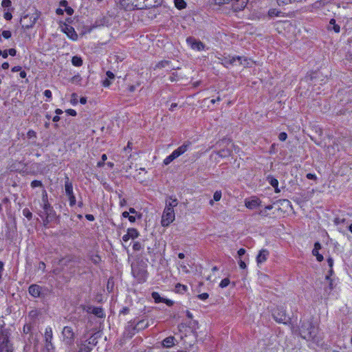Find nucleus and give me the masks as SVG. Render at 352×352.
I'll list each match as a JSON object with an SVG mask.
<instances>
[{"mask_svg":"<svg viewBox=\"0 0 352 352\" xmlns=\"http://www.w3.org/2000/svg\"><path fill=\"white\" fill-rule=\"evenodd\" d=\"M299 333L303 339L313 341L318 344L321 340L320 336H318V327L309 320L302 322Z\"/></svg>","mask_w":352,"mask_h":352,"instance_id":"nucleus-1","label":"nucleus"},{"mask_svg":"<svg viewBox=\"0 0 352 352\" xmlns=\"http://www.w3.org/2000/svg\"><path fill=\"white\" fill-rule=\"evenodd\" d=\"M43 210L41 212L39 215L43 219V225L47 226L50 222L56 219V212L49 204L47 199V196L43 197Z\"/></svg>","mask_w":352,"mask_h":352,"instance_id":"nucleus-2","label":"nucleus"},{"mask_svg":"<svg viewBox=\"0 0 352 352\" xmlns=\"http://www.w3.org/2000/svg\"><path fill=\"white\" fill-rule=\"evenodd\" d=\"M133 276L138 283H144L147 278L146 266L144 263H133L131 265Z\"/></svg>","mask_w":352,"mask_h":352,"instance_id":"nucleus-3","label":"nucleus"},{"mask_svg":"<svg viewBox=\"0 0 352 352\" xmlns=\"http://www.w3.org/2000/svg\"><path fill=\"white\" fill-rule=\"evenodd\" d=\"M9 337L10 333L8 329L0 328V352H13V346Z\"/></svg>","mask_w":352,"mask_h":352,"instance_id":"nucleus-4","label":"nucleus"},{"mask_svg":"<svg viewBox=\"0 0 352 352\" xmlns=\"http://www.w3.org/2000/svg\"><path fill=\"white\" fill-rule=\"evenodd\" d=\"M190 145V142L184 143L177 149H175L170 155L167 156L163 161V164L166 166L171 163L174 160L186 152Z\"/></svg>","mask_w":352,"mask_h":352,"instance_id":"nucleus-5","label":"nucleus"},{"mask_svg":"<svg viewBox=\"0 0 352 352\" xmlns=\"http://www.w3.org/2000/svg\"><path fill=\"white\" fill-rule=\"evenodd\" d=\"M174 209L165 208L162 217L161 223L164 227L168 226L175 220Z\"/></svg>","mask_w":352,"mask_h":352,"instance_id":"nucleus-6","label":"nucleus"},{"mask_svg":"<svg viewBox=\"0 0 352 352\" xmlns=\"http://www.w3.org/2000/svg\"><path fill=\"white\" fill-rule=\"evenodd\" d=\"M248 0H218L217 3H232V7L234 11L239 12L242 10L247 6Z\"/></svg>","mask_w":352,"mask_h":352,"instance_id":"nucleus-7","label":"nucleus"},{"mask_svg":"<svg viewBox=\"0 0 352 352\" xmlns=\"http://www.w3.org/2000/svg\"><path fill=\"white\" fill-rule=\"evenodd\" d=\"M38 16H39L37 13L32 15L27 14L24 16L21 20L22 27L25 29L32 28L38 19Z\"/></svg>","mask_w":352,"mask_h":352,"instance_id":"nucleus-8","label":"nucleus"},{"mask_svg":"<svg viewBox=\"0 0 352 352\" xmlns=\"http://www.w3.org/2000/svg\"><path fill=\"white\" fill-rule=\"evenodd\" d=\"M272 316L274 320L279 323L286 324L289 320L283 308L275 309L272 312Z\"/></svg>","mask_w":352,"mask_h":352,"instance_id":"nucleus-9","label":"nucleus"},{"mask_svg":"<svg viewBox=\"0 0 352 352\" xmlns=\"http://www.w3.org/2000/svg\"><path fill=\"white\" fill-rule=\"evenodd\" d=\"M65 194L69 198L70 206H74L76 204V197L73 192V185L69 181V177H66L65 182Z\"/></svg>","mask_w":352,"mask_h":352,"instance_id":"nucleus-10","label":"nucleus"},{"mask_svg":"<svg viewBox=\"0 0 352 352\" xmlns=\"http://www.w3.org/2000/svg\"><path fill=\"white\" fill-rule=\"evenodd\" d=\"M62 334L63 336V342L67 345H72L74 341V333L70 327H65L63 329Z\"/></svg>","mask_w":352,"mask_h":352,"instance_id":"nucleus-11","label":"nucleus"},{"mask_svg":"<svg viewBox=\"0 0 352 352\" xmlns=\"http://www.w3.org/2000/svg\"><path fill=\"white\" fill-rule=\"evenodd\" d=\"M222 64L226 67H228L229 65H236V62H238L239 65H243V62H245L246 59L244 56H228L224 57L222 59Z\"/></svg>","mask_w":352,"mask_h":352,"instance_id":"nucleus-12","label":"nucleus"},{"mask_svg":"<svg viewBox=\"0 0 352 352\" xmlns=\"http://www.w3.org/2000/svg\"><path fill=\"white\" fill-rule=\"evenodd\" d=\"M53 337L52 329L51 327H48L45 329V349L48 352L53 351L54 347L52 342Z\"/></svg>","mask_w":352,"mask_h":352,"instance_id":"nucleus-13","label":"nucleus"},{"mask_svg":"<svg viewBox=\"0 0 352 352\" xmlns=\"http://www.w3.org/2000/svg\"><path fill=\"white\" fill-rule=\"evenodd\" d=\"M186 43L192 50H195L201 51L204 50L205 47V45L202 42L193 37H188L186 38Z\"/></svg>","mask_w":352,"mask_h":352,"instance_id":"nucleus-14","label":"nucleus"},{"mask_svg":"<svg viewBox=\"0 0 352 352\" xmlns=\"http://www.w3.org/2000/svg\"><path fill=\"white\" fill-rule=\"evenodd\" d=\"M261 204V201L256 197H252L250 199L245 200V206L249 209H254L258 207Z\"/></svg>","mask_w":352,"mask_h":352,"instance_id":"nucleus-15","label":"nucleus"},{"mask_svg":"<svg viewBox=\"0 0 352 352\" xmlns=\"http://www.w3.org/2000/svg\"><path fill=\"white\" fill-rule=\"evenodd\" d=\"M62 30L67 35V36L73 41L78 39V34L74 28L70 25L65 24L62 27Z\"/></svg>","mask_w":352,"mask_h":352,"instance_id":"nucleus-16","label":"nucleus"},{"mask_svg":"<svg viewBox=\"0 0 352 352\" xmlns=\"http://www.w3.org/2000/svg\"><path fill=\"white\" fill-rule=\"evenodd\" d=\"M139 236V232L135 228H129L126 234L122 236V241L124 242L128 241L129 239H135Z\"/></svg>","mask_w":352,"mask_h":352,"instance_id":"nucleus-17","label":"nucleus"},{"mask_svg":"<svg viewBox=\"0 0 352 352\" xmlns=\"http://www.w3.org/2000/svg\"><path fill=\"white\" fill-rule=\"evenodd\" d=\"M270 255V252L266 249H263L260 250L258 254L256 256V262L258 264H261L267 261L268 256Z\"/></svg>","mask_w":352,"mask_h":352,"instance_id":"nucleus-18","label":"nucleus"},{"mask_svg":"<svg viewBox=\"0 0 352 352\" xmlns=\"http://www.w3.org/2000/svg\"><path fill=\"white\" fill-rule=\"evenodd\" d=\"M161 0H145L144 4L138 5L140 9L149 8L160 4Z\"/></svg>","mask_w":352,"mask_h":352,"instance_id":"nucleus-19","label":"nucleus"},{"mask_svg":"<svg viewBox=\"0 0 352 352\" xmlns=\"http://www.w3.org/2000/svg\"><path fill=\"white\" fill-rule=\"evenodd\" d=\"M41 290V288L38 285H32L29 287L28 289L30 294L35 298L38 297L40 296Z\"/></svg>","mask_w":352,"mask_h":352,"instance_id":"nucleus-20","label":"nucleus"},{"mask_svg":"<svg viewBox=\"0 0 352 352\" xmlns=\"http://www.w3.org/2000/svg\"><path fill=\"white\" fill-rule=\"evenodd\" d=\"M327 29L329 30H333L336 33H338L340 31V27L338 24H336V20L334 19H331L329 21V23L327 26Z\"/></svg>","mask_w":352,"mask_h":352,"instance_id":"nucleus-21","label":"nucleus"},{"mask_svg":"<svg viewBox=\"0 0 352 352\" xmlns=\"http://www.w3.org/2000/svg\"><path fill=\"white\" fill-rule=\"evenodd\" d=\"M134 0H122V6L126 10H131L135 8Z\"/></svg>","mask_w":352,"mask_h":352,"instance_id":"nucleus-22","label":"nucleus"},{"mask_svg":"<svg viewBox=\"0 0 352 352\" xmlns=\"http://www.w3.org/2000/svg\"><path fill=\"white\" fill-rule=\"evenodd\" d=\"M330 276L331 275H327L326 276V279L328 280L329 281V285L324 289V295L326 296H329L331 292L332 291V289H333V280L330 278Z\"/></svg>","mask_w":352,"mask_h":352,"instance_id":"nucleus-23","label":"nucleus"},{"mask_svg":"<svg viewBox=\"0 0 352 352\" xmlns=\"http://www.w3.org/2000/svg\"><path fill=\"white\" fill-rule=\"evenodd\" d=\"M232 151L231 148L227 147L226 148H223L219 150L217 154L221 158L227 157L231 155Z\"/></svg>","mask_w":352,"mask_h":352,"instance_id":"nucleus-24","label":"nucleus"},{"mask_svg":"<svg viewBox=\"0 0 352 352\" xmlns=\"http://www.w3.org/2000/svg\"><path fill=\"white\" fill-rule=\"evenodd\" d=\"M174 340H175V338L173 336L166 338L162 341V344L164 347L170 348L174 345Z\"/></svg>","mask_w":352,"mask_h":352,"instance_id":"nucleus-25","label":"nucleus"},{"mask_svg":"<svg viewBox=\"0 0 352 352\" xmlns=\"http://www.w3.org/2000/svg\"><path fill=\"white\" fill-rule=\"evenodd\" d=\"M178 204V201L177 199L170 198L168 201L166 202L165 208H170V209H174L175 206Z\"/></svg>","mask_w":352,"mask_h":352,"instance_id":"nucleus-26","label":"nucleus"},{"mask_svg":"<svg viewBox=\"0 0 352 352\" xmlns=\"http://www.w3.org/2000/svg\"><path fill=\"white\" fill-rule=\"evenodd\" d=\"M91 313L98 318H102L104 316L103 309L100 307H94Z\"/></svg>","mask_w":352,"mask_h":352,"instance_id":"nucleus-27","label":"nucleus"},{"mask_svg":"<svg viewBox=\"0 0 352 352\" xmlns=\"http://www.w3.org/2000/svg\"><path fill=\"white\" fill-rule=\"evenodd\" d=\"M72 63L76 67H80L82 65V60L80 56H73L72 59Z\"/></svg>","mask_w":352,"mask_h":352,"instance_id":"nucleus-28","label":"nucleus"},{"mask_svg":"<svg viewBox=\"0 0 352 352\" xmlns=\"http://www.w3.org/2000/svg\"><path fill=\"white\" fill-rule=\"evenodd\" d=\"M175 291L177 293H181V294L184 293L185 292L187 291V287L184 285L177 283L175 285Z\"/></svg>","mask_w":352,"mask_h":352,"instance_id":"nucleus-29","label":"nucleus"},{"mask_svg":"<svg viewBox=\"0 0 352 352\" xmlns=\"http://www.w3.org/2000/svg\"><path fill=\"white\" fill-rule=\"evenodd\" d=\"M174 2L175 7L179 10L184 9L186 6V3L184 0H175Z\"/></svg>","mask_w":352,"mask_h":352,"instance_id":"nucleus-30","label":"nucleus"},{"mask_svg":"<svg viewBox=\"0 0 352 352\" xmlns=\"http://www.w3.org/2000/svg\"><path fill=\"white\" fill-rule=\"evenodd\" d=\"M151 296L155 302L157 303V302H163L164 298H162L157 292H153L152 293Z\"/></svg>","mask_w":352,"mask_h":352,"instance_id":"nucleus-31","label":"nucleus"},{"mask_svg":"<svg viewBox=\"0 0 352 352\" xmlns=\"http://www.w3.org/2000/svg\"><path fill=\"white\" fill-rule=\"evenodd\" d=\"M91 350V349L89 346L84 344H81L79 346L78 352H90Z\"/></svg>","mask_w":352,"mask_h":352,"instance_id":"nucleus-32","label":"nucleus"},{"mask_svg":"<svg viewBox=\"0 0 352 352\" xmlns=\"http://www.w3.org/2000/svg\"><path fill=\"white\" fill-rule=\"evenodd\" d=\"M22 213L23 215L29 220H30L32 217V213L30 211L28 208H24L22 211Z\"/></svg>","mask_w":352,"mask_h":352,"instance_id":"nucleus-33","label":"nucleus"},{"mask_svg":"<svg viewBox=\"0 0 352 352\" xmlns=\"http://www.w3.org/2000/svg\"><path fill=\"white\" fill-rule=\"evenodd\" d=\"M312 254L316 257L318 261L320 262L323 260V256L319 253L318 250L314 249Z\"/></svg>","mask_w":352,"mask_h":352,"instance_id":"nucleus-34","label":"nucleus"},{"mask_svg":"<svg viewBox=\"0 0 352 352\" xmlns=\"http://www.w3.org/2000/svg\"><path fill=\"white\" fill-rule=\"evenodd\" d=\"M27 137L29 139H34V141L33 143H35V139L36 138V133L34 130H29L27 133Z\"/></svg>","mask_w":352,"mask_h":352,"instance_id":"nucleus-35","label":"nucleus"},{"mask_svg":"<svg viewBox=\"0 0 352 352\" xmlns=\"http://www.w3.org/2000/svg\"><path fill=\"white\" fill-rule=\"evenodd\" d=\"M280 12L275 8L270 9L268 12L270 16H280Z\"/></svg>","mask_w":352,"mask_h":352,"instance_id":"nucleus-36","label":"nucleus"},{"mask_svg":"<svg viewBox=\"0 0 352 352\" xmlns=\"http://www.w3.org/2000/svg\"><path fill=\"white\" fill-rule=\"evenodd\" d=\"M221 196H222L221 191V190H217L214 193L213 199L215 201H219L221 199Z\"/></svg>","mask_w":352,"mask_h":352,"instance_id":"nucleus-37","label":"nucleus"},{"mask_svg":"<svg viewBox=\"0 0 352 352\" xmlns=\"http://www.w3.org/2000/svg\"><path fill=\"white\" fill-rule=\"evenodd\" d=\"M230 284V280L228 278H223L219 283L221 288L226 287Z\"/></svg>","mask_w":352,"mask_h":352,"instance_id":"nucleus-38","label":"nucleus"},{"mask_svg":"<svg viewBox=\"0 0 352 352\" xmlns=\"http://www.w3.org/2000/svg\"><path fill=\"white\" fill-rule=\"evenodd\" d=\"M278 6H285L289 3H293V0H277Z\"/></svg>","mask_w":352,"mask_h":352,"instance_id":"nucleus-39","label":"nucleus"},{"mask_svg":"<svg viewBox=\"0 0 352 352\" xmlns=\"http://www.w3.org/2000/svg\"><path fill=\"white\" fill-rule=\"evenodd\" d=\"M142 248L141 243L138 241H136L133 243V249L134 251H140Z\"/></svg>","mask_w":352,"mask_h":352,"instance_id":"nucleus-40","label":"nucleus"},{"mask_svg":"<svg viewBox=\"0 0 352 352\" xmlns=\"http://www.w3.org/2000/svg\"><path fill=\"white\" fill-rule=\"evenodd\" d=\"M170 62L168 61V60H164V61H161L157 65L156 67H158V68H162V67H166V66H168L169 65Z\"/></svg>","mask_w":352,"mask_h":352,"instance_id":"nucleus-41","label":"nucleus"},{"mask_svg":"<svg viewBox=\"0 0 352 352\" xmlns=\"http://www.w3.org/2000/svg\"><path fill=\"white\" fill-rule=\"evenodd\" d=\"M1 35L3 38L8 39L11 37L12 33L9 30H3L1 33Z\"/></svg>","mask_w":352,"mask_h":352,"instance_id":"nucleus-42","label":"nucleus"},{"mask_svg":"<svg viewBox=\"0 0 352 352\" xmlns=\"http://www.w3.org/2000/svg\"><path fill=\"white\" fill-rule=\"evenodd\" d=\"M31 186L32 188H36V187H41L42 186V182L38 180H34L31 183Z\"/></svg>","mask_w":352,"mask_h":352,"instance_id":"nucleus-43","label":"nucleus"},{"mask_svg":"<svg viewBox=\"0 0 352 352\" xmlns=\"http://www.w3.org/2000/svg\"><path fill=\"white\" fill-rule=\"evenodd\" d=\"M327 263H328L329 266L331 268L330 270H329V275H331L332 273H333V270H332V267H333V258H331V257L328 258Z\"/></svg>","mask_w":352,"mask_h":352,"instance_id":"nucleus-44","label":"nucleus"},{"mask_svg":"<svg viewBox=\"0 0 352 352\" xmlns=\"http://www.w3.org/2000/svg\"><path fill=\"white\" fill-rule=\"evenodd\" d=\"M12 5L10 0H3L1 2V6L3 8H9Z\"/></svg>","mask_w":352,"mask_h":352,"instance_id":"nucleus-45","label":"nucleus"},{"mask_svg":"<svg viewBox=\"0 0 352 352\" xmlns=\"http://www.w3.org/2000/svg\"><path fill=\"white\" fill-rule=\"evenodd\" d=\"M77 98H78V96H77L76 94H75V93L72 94V99H71V103L73 105H76L78 103Z\"/></svg>","mask_w":352,"mask_h":352,"instance_id":"nucleus-46","label":"nucleus"},{"mask_svg":"<svg viewBox=\"0 0 352 352\" xmlns=\"http://www.w3.org/2000/svg\"><path fill=\"white\" fill-rule=\"evenodd\" d=\"M270 184L274 187V188H277L278 187V182L276 179H274V178H271L270 179Z\"/></svg>","mask_w":352,"mask_h":352,"instance_id":"nucleus-47","label":"nucleus"},{"mask_svg":"<svg viewBox=\"0 0 352 352\" xmlns=\"http://www.w3.org/2000/svg\"><path fill=\"white\" fill-rule=\"evenodd\" d=\"M3 17L7 21H10L12 19V15L11 14V12H10L9 11H7L4 13L3 14Z\"/></svg>","mask_w":352,"mask_h":352,"instance_id":"nucleus-48","label":"nucleus"},{"mask_svg":"<svg viewBox=\"0 0 352 352\" xmlns=\"http://www.w3.org/2000/svg\"><path fill=\"white\" fill-rule=\"evenodd\" d=\"M287 138V135L286 133L285 132H281L279 135H278V139L280 140V141H285L286 140Z\"/></svg>","mask_w":352,"mask_h":352,"instance_id":"nucleus-49","label":"nucleus"},{"mask_svg":"<svg viewBox=\"0 0 352 352\" xmlns=\"http://www.w3.org/2000/svg\"><path fill=\"white\" fill-rule=\"evenodd\" d=\"M209 295L207 293H202L199 295H198V298L200 300H205L208 298Z\"/></svg>","mask_w":352,"mask_h":352,"instance_id":"nucleus-50","label":"nucleus"},{"mask_svg":"<svg viewBox=\"0 0 352 352\" xmlns=\"http://www.w3.org/2000/svg\"><path fill=\"white\" fill-rule=\"evenodd\" d=\"M144 1L145 0H134V1H135V7L136 9H140L139 8V6L138 5H141V4H144Z\"/></svg>","mask_w":352,"mask_h":352,"instance_id":"nucleus-51","label":"nucleus"},{"mask_svg":"<svg viewBox=\"0 0 352 352\" xmlns=\"http://www.w3.org/2000/svg\"><path fill=\"white\" fill-rule=\"evenodd\" d=\"M44 96L49 99L52 98V91L49 89H46L44 91Z\"/></svg>","mask_w":352,"mask_h":352,"instance_id":"nucleus-52","label":"nucleus"},{"mask_svg":"<svg viewBox=\"0 0 352 352\" xmlns=\"http://www.w3.org/2000/svg\"><path fill=\"white\" fill-rule=\"evenodd\" d=\"M66 112L72 116H76V111L74 109H69L66 110Z\"/></svg>","mask_w":352,"mask_h":352,"instance_id":"nucleus-53","label":"nucleus"},{"mask_svg":"<svg viewBox=\"0 0 352 352\" xmlns=\"http://www.w3.org/2000/svg\"><path fill=\"white\" fill-rule=\"evenodd\" d=\"M106 75L108 79H114L115 78V75L113 74V73L110 71H107Z\"/></svg>","mask_w":352,"mask_h":352,"instance_id":"nucleus-54","label":"nucleus"},{"mask_svg":"<svg viewBox=\"0 0 352 352\" xmlns=\"http://www.w3.org/2000/svg\"><path fill=\"white\" fill-rule=\"evenodd\" d=\"M238 263H239L240 268H241V269H245L246 268V264L245 263V262L243 260H241L240 258L239 260Z\"/></svg>","mask_w":352,"mask_h":352,"instance_id":"nucleus-55","label":"nucleus"},{"mask_svg":"<svg viewBox=\"0 0 352 352\" xmlns=\"http://www.w3.org/2000/svg\"><path fill=\"white\" fill-rule=\"evenodd\" d=\"M307 178L309 179H316L317 177L315 174H312V173H307V175H306Z\"/></svg>","mask_w":352,"mask_h":352,"instance_id":"nucleus-56","label":"nucleus"},{"mask_svg":"<svg viewBox=\"0 0 352 352\" xmlns=\"http://www.w3.org/2000/svg\"><path fill=\"white\" fill-rule=\"evenodd\" d=\"M245 250L244 248H241L238 250L237 254L239 257H241L245 254Z\"/></svg>","mask_w":352,"mask_h":352,"instance_id":"nucleus-57","label":"nucleus"},{"mask_svg":"<svg viewBox=\"0 0 352 352\" xmlns=\"http://www.w3.org/2000/svg\"><path fill=\"white\" fill-rule=\"evenodd\" d=\"M45 268V264L44 262L43 261H41L39 263H38V270H41L42 271H43Z\"/></svg>","mask_w":352,"mask_h":352,"instance_id":"nucleus-58","label":"nucleus"},{"mask_svg":"<svg viewBox=\"0 0 352 352\" xmlns=\"http://www.w3.org/2000/svg\"><path fill=\"white\" fill-rule=\"evenodd\" d=\"M110 85H111V81H110V80H109V79H108V78H106V79H105L104 80H103V82H102V85H103L104 87H109Z\"/></svg>","mask_w":352,"mask_h":352,"instance_id":"nucleus-59","label":"nucleus"},{"mask_svg":"<svg viewBox=\"0 0 352 352\" xmlns=\"http://www.w3.org/2000/svg\"><path fill=\"white\" fill-rule=\"evenodd\" d=\"M8 55H10L12 56H15L16 53V50L14 48H11V49L8 50Z\"/></svg>","mask_w":352,"mask_h":352,"instance_id":"nucleus-60","label":"nucleus"},{"mask_svg":"<svg viewBox=\"0 0 352 352\" xmlns=\"http://www.w3.org/2000/svg\"><path fill=\"white\" fill-rule=\"evenodd\" d=\"M180 267L182 268V271L184 272V273H188L189 272V270H188L187 267L186 265L184 264H180Z\"/></svg>","mask_w":352,"mask_h":352,"instance_id":"nucleus-61","label":"nucleus"},{"mask_svg":"<svg viewBox=\"0 0 352 352\" xmlns=\"http://www.w3.org/2000/svg\"><path fill=\"white\" fill-rule=\"evenodd\" d=\"M163 302H165L168 306H172L173 305V302L171 300H169V299H164V298Z\"/></svg>","mask_w":352,"mask_h":352,"instance_id":"nucleus-62","label":"nucleus"},{"mask_svg":"<svg viewBox=\"0 0 352 352\" xmlns=\"http://www.w3.org/2000/svg\"><path fill=\"white\" fill-rule=\"evenodd\" d=\"M21 70V66H14L12 68V72H19Z\"/></svg>","mask_w":352,"mask_h":352,"instance_id":"nucleus-63","label":"nucleus"},{"mask_svg":"<svg viewBox=\"0 0 352 352\" xmlns=\"http://www.w3.org/2000/svg\"><path fill=\"white\" fill-rule=\"evenodd\" d=\"M85 217H86V219H87V220L91 221H94V215L90 214H86V215H85Z\"/></svg>","mask_w":352,"mask_h":352,"instance_id":"nucleus-64","label":"nucleus"}]
</instances>
